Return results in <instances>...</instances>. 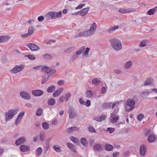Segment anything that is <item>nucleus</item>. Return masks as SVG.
<instances>
[{"instance_id": "nucleus-1", "label": "nucleus", "mask_w": 157, "mask_h": 157, "mask_svg": "<svg viewBox=\"0 0 157 157\" xmlns=\"http://www.w3.org/2000/svg\"><path fill=\"white\" fill-rule=\"evenodd\" d=\"M97 26L96 23L94 22L89 30L80 32L75 36L76 38L79 37L88 36L93 35L95 33Z\"/></svg>"}, {"instance_id": "nucleus-2", "label": "nucleus", "mask_w": 157, "mask_h": 157, "mask_svg": "<svg viewBox=\"0 0 157 157\" xmlns=\"http://www.w3.org/2000/svg\"><path fill=\"white\" fill-rule=\"evenodd\" d=\"M19 110V108H16L13 109H9L7 112H5V121H7L12 120L14 116L17 113Z\"/></svg>"}, {"instance_id": "nucleus-3", "label": "nucleus", "mask_w": 157, "mask_h": 157, "mask_svg": "<svg viewBox=\"0 0 157 157\" xmlns=\"http://www.w3.org/2000/svg\"><path fill=\"white\" fill-rule=\"evenodd\" d=\"M111 46L114 50L118 51L122 48L121 43L120 41L116 38L112 39L110 40Z\"/></svg>"}, {"instance_id": "nucleus-4", "label": "nucleus", "mask_w": 157, "mask_h": 157, "mask_svg": "<svg viewBox=\"0 0 157 157\" xmlns=\"http://www.w3.org/2000/svg\"><path fill=\"white\" fill-rule=\"evenodd\" d=\"M62 15L61 11L57 13L56 12H49L45 15V18L46 21H48L50 19H55L57 17H61Z\"/></svg>"}, {"instance_id": "nucleus-5", "label": "nucleus", "mask_w": 157, "mask_h": 157, "mask_svg": "<svg viewBox=\"0 0 157 157\" xmlns=\"http://www.w3.org/2000/svg\"><path fill=\"white\" fill-rule=\"evenodd\" d=\"M85 47H83L82 48L78 49L75 53L71 58V59L73 61L75 59L78 57L82 52L85 50Z\"/></svg>"}, {"instance_id": "nucleus-6", "label": "nucleus", "mask_w": 157, "mask_h": 157, "mask_svg": "<svg viewBox=\"0 0 157 157\" xmlns=\"http://www.w3.org/2000/svg\"><path fill=\"white\" fill-rule=\"evenodd\" d=\"M24 68V66L22 65H21L20 66L17 65L10 70V72L15 74L21 71Z\"/></svg>"}, {"instance_id": "nucleus-7", "label": "nucleus", "mask_w": 157, "mask_h": 157, "mask_svg": "<svg viewBox=\"0 0 157 157\" xmlns=\"http://www.w3.org/2000/svg\"><path fill=\"white\" fill-rule=\"evenodd\" d=\"M20 95L22 98L26 100H29L31 98L30 94L25 91L21 92Z\"/></svg>"}, {"instance_id": "nucleus-8", "label": "nucleus", "mask_w": 157, "mask_h": 157, "mask_svg": "<svg viewBox=\"0 0 157 157\" xmlns=\"http://www.w3.org/2000/svg\"><path fill=\"white\" fill-rule=\"evenodd\" d=\"M25 137L23 136L19 138L15 141V144L16 145L19 146L21 144H24L26 142Z\"/></svg>"}, {"instance_id": "nucleus-9", "label": "nucleus", "mask_w": 157, "mask_h": 157, "mask_svg": "<svg viewBox=\"0 0 157 157\" xmlns=\"http://www.w3.org/2000/svg\"><path fill=\"white\" fill-rule=\"evenodd\" d=\"M26 46L28 47L31 50L33 51L38 50L39 47L36 44L32 43H28L26 44Z\"/></svg>"}, {"instance_id": "nucleus-10", "label": "nucleus", "mask_w": 157, "mask_h": 157, "mask_svg": "<svg viewBox=\"0 0 157 157\" xmlns=\"http://www.w3.org/2000/svg\"><path fill=\"white\" fill-rule=\"evenodd\" d=\"M69 117L71 119L74 118L76 116V113L74 112V109L72 107H70L68 110Z\"/></svg>"}, {"instance_id": "nucleus-11", "label": "nucleus", "mask_w": 157, "mask_h": 157, "mask_svg": "<svg viewBox=\"0 0 157 157\" xmlns=\"http://www.w3.org/2000/svg\"><path fill=\"white\" fill-rule=\"evenodd\" d=\"M25 114L24 112H21L18 115L17 118L16 119L15 124L17 126L19 125L22 119V117Z\"/></svg>"}, {"instance_id": "nucleus-12", "label": "nucleus", "mask_w": 157, "mask_h": 157, "mask_svg": "<svg viewBox=\"0 0 157 157\" xmlns=\"http://www.w3.org/2000/svg\"><path fill=\"white\" fill-rule=\"evenodd\" d=\"M140 153L142 156H144L147 150V148L146 146L144 144L141 145L140 147Z\"/></svg>"}, {"instance_id": "nucleus-13", "label": "nucleus", "mask_w": 157, "mask_h": 157, "mask_svg": "<svg viewBox=\"0 0 157 157\" xmlns=\"http://www.w3.org/2000/svg\"><path fill=\"white\" fill-rule=\"evenodd\" d=\"M32 93L33 95L36 96H39L42 95L43 94V91L40 90H33Z\"/></svg>"}, {"instance_id": "nucleus-14", "label": "nucleus", "mask_w": 157, "mask_h": 157, "mask_svg": "<svg viewBox=\"0 0 157 157\" xmlns=\"http://www.w3.org/2000/svg\"><path fill=\"white\" fill-rule=\"evenodd\" d=\"M93 149L94 151L101 152L103 151V149L100 144H97L95 145L93 147Z\"/></svg>"}, {"instance_id": "nucleus-15", "label": "nucleus", "mask_w": 157, "mask_h": 157, "mask_svg": "<svg viewBox=\"0 0 157 157\" xmlns=\"http://www.w3.org/2000/svg\"><path fill=\"white\" fill-rule=\"evenodd\" d=\"M10 38L9 36H0V43H3L8 41Z\"/></svg>"}, {"instance_id": "nucleus-16", "label": "nucleus", "mask_w": 157, "mask_h": 157, "mask_svg": "<svg viewBox=\"0 0 157 157\" xmlns=\"http://www.w3.org/2000/svg\"><path fill=\"white\" fill-rule=\"evenodd\" d=\"M63 88H59L57 89L53 94V96L54 97H56L59 95L61 93L63 92Z\"/></svg>"}, {"instance_id": "nucleus-17", "label": "nucleus", "mask_w": 157, "mask_h": 157, "mask_svg": "<svg viewBox=\"0 0 157 157\" xmlns=\"http://www.w3.org/2000/svg\"><path fill=\"white\" fill-rule=\"evenodd\" d=\"M89 9V7H87L82 9L79 12L80 15L81 16H85L87 14Z\"/></svg>"}, {"instance_id": "nucleus-18", "label": "nucleus", "mask_w": 157, "mask_h": 157, "mask_svg": "<svg viewBox=\"0 0 157 157\" xmlns=\"http://www.w3.org/2000/svg\"><path fill=\"white\" fill-rule=\"evenodd\" d=\"M20 148L21 151L23 152L29 151L30 150V147L29 146L26 147L25 145L21 146Z\"/></svg>"}, {"instance_id": "nucleus-19", "label": "nucleus", "mask_w": 157, "mask_h": 157, "mask_svg": "<svg viewBox=\"0 0 157 157\" xmlns=\"http://www.w3.org/2000/svg\"><path fill=\"white\" fill-rule=\"evenodd\" d=\"M132 8H127L126 9L121 8L119 10V11L122 13H126L130 12L132 11Z\"/></svg>"}, {"instance_id": "nucleus-20", "label": "nucleus", "mask_w": 157, "mask_h": 157, "mask_svg": "<svg viewBox=\"0 0 157 157\" xmlns=\"http://www.w3.org/2000/svg\"><path fill=\"white\" fill-rule=\"evenodd\" d=\"M127 104L130 107L133 106L135 104L134 100L132 99H129L127 100L126 101Z\"/></svg>"}, {"instance_id": "nucleus-21", "label": "nucleus", "mask_w": 157, "mask_h": 157, "mask_svg": "<svg viewBox=\"0 0 157 157\" xmlns=\"http://www.w3.org/2000/svg\"><path fill=\"white\" fill-rule=\"evenodd\" d=\"M155 10H157V6L148 10L147 13V14L150 15H152L155 13Z\"/></svg>"}, {"instance_id": "nucleus-22", "label": "nucleus", "mask_w": 157, "mask_h": 157, "mask_svg": "<svg viewBox=\"0 0 157 157\" xmlns=\"http://www.w3.org/2000/svg\"><path fill=\"white\" fill-rule=\"evenodd\" d=\"M113 114L112 113H111V117L112 119L110 121L112 123H114L116 122L119 120V117L117 116L116 117H113Z\"/></svg>"}, {"instance_id": "nucleus-23", "label": "nucleus", "mask_w": 157, "mask_h": 157, "mask_svg": "<svg viewBox=\"0 0 157 157\" xmlns=\"http://www.w3.org/2000/svg\"><path fill=\"white\" fill-rule=\"evenodd\" d=\"M45 133L44 132H41L39 134V137L40 140L42 141H44L45 139Z\"/></svg>"}, {"instance_id": "nucleus-24", "label": "nucleus", "mask_w": 157, "mask_h": 157, "mask_svg": "<svg viewBox=\"0 0 157 157\" xmlns=\"http://www.w3.org/2000/svg\"><path fill=\"white\" fill-rule=\"evenodd\" d=\"M56 87L55 86L52 85L48 87L47 89V91L48 93H51L53 92L56 89Z\"/></svg>"}, {"instance_id": "nucleus-25", "label": "nucleus", "mask_w": 157, "mask_h": 157, "mask_svg": "<svg viewBox=\"0 0 157 157\" xmlns=\"http://www.w3.org/2000/svg\"><path fill=\"white\" fill-rule=\"evenodd\" d=\"M148 140L150 142H154L155 140V137L154 135L151 134L148 137Z\"/></svg>"}, {"instance_id": "nucleus-26", "label": "nucleus", "mask_w": 157, "mask_h": 157, "mask_svg": "<svg viewBox=\"0 0 157 157\" xmlns=\"http://www.w3.org/2000/svg\"><path fill=\"white\" fill-rule=\"evenodd\" d=\"M67 146L72 151L74 152L75 151V149L74 145L73 144L69 143H67Z\"/></svg>"}, {"instance_id": "nucleus-27", "label": "nucleus", "mask_w": 157, "mask_h": 157, "mask_svg": "<svg viewBox=\"0 0 157 157\" xmlns=\"http://www.w3.org/2000/svg\"><path fill=\"white\" fill-rule=\"evenodd\" d=\"M77 128L76 127H71L68 128L67 131L68 133H70L73 131H77Z\"/></svg>"}, {"instance_id": "nucleus-28", "label": "nucleus", "mask_w": 157, "mask_h": 157, "mask_svg": "<svg viewBox=\"0 0 157 157\" xmlns=\"http://www.w3.org/2000/svg\"><path fill=\"white\" fill-rule=\"evenodd\" d=\"M112 105V102H105L103 105V108L104 109H107L110 108Z\"/></svg>"}, {"instance_id": "nucleus-29", "label": "nucleus", "mask_w": 157, "mask_h": 157, "mask_svg": "<svg viewBox=\"0 0 157 157\" xmlns=\"http://www.w3.org/2000/svg\"><path fill=\"white\" fill-rule=\"evenodd\" d=\"M56 72V71L55 69H51L47 71V74L48 76L49 77V76H52L53 74H55Z\"/></svg>"}, {"instance_id": "nucleus-30", "label": "nucleus", "mask_w": 157, "mask_h": 157, "mask_svg": "<svg viewBox=\"0 0 157 157\" xmlns=\"http://www.w3.org/2000/svg\"><path fill=\"white\" fill-rule=\"evenodd\" d=\"M153 79L151 78H147L144 83V86L151 84L152 83Z\"/></svg>"}, {"instance_id": "nucleus-31", "label": "nucleus", "mask_w": 157, "mask_h": 157, "mask_svg": "<svg viewBox=\"0 0 157 157\" xmlns=\"http://www.w3.org/2000/svg\"><path fill=\"white\" fill-rule=\"evenodd\" d=\"M105 148L107 151H111L113 150V146L111 145L106 144L105 145Z\"/></svg>"}, {"instance_id": "nucleus-32", "label": "nucleus", "mask_w": 157, "mask_h": 157, "mask_svg": "<svg viewBox=\"0 0 157 157\" xmlns=\"http://www.w3.org/2000/svg\"><path fill=\"white\" fill-rule=\"evenodd\" d=\"M132 65V62L128 61L125 64L124 67L125 69H128L129 68L131 67Z\"/></svg>"}, {"instance_id": "nucleus-33", "label": "nucleus", "mask_w": 157, "mask_h": 157, "mask_svg": "<svg viewBox=\"0 0 157 157\" xmlns=\"http://www.w3.org/2000/svg\"><path fill=\"white\" fill-rule=\"evenodd\" d=\"M118 26H115L108 29L107 31L108 32L110 33L114 32L116 29H118Z\"/></svg>"}, {"instance_id": "nucleus-34", "label": "nucleus", "mask_w": 157, "mask_h": 157, "mask_svg": "<svg viewBox=\"0 0 157 157\" xmlns=\"http://www.w3.org/2000/svg\"><path fill=\"white\" fill-rule=\"evenodd\" d=\"M42 151V148L41 147H38L36 151V155L38 156H40L41 155Z\"/></svg>"}, {"instance_id": "nucleus-35", "label": "nucleus", "mask_w": 157, "mask_h": 157, "mask_svg": "<svg viewBox=\"0 0 157 157\" xmlns=\"http://www.w3.org/2000/svg\"><path fill=\"white\" fill-rule=\"evenodd\" d=\"M49 79L48 76L46 77V74L44 75L43 76V79L41 82L42 84L45 83Z\"/></svg>"}, {"instance_id": "nucleus-36", "label": "nucleus", "mask_w": 157, "mask_h": 157, "mask_svg": "<svg viewBox=\"0 0 157 157\" xmlns=\"http://www.w3.org/2000/svg\"><path fill=\"white\" fill-rule=\"evenodd\" d=\"M55 103V100L53 98L49 99L48 101V104L49 105L52 106Z\"/></svg>"}, {"instance_id": "nucleus-37", "label": "nucleus", "mask_w": 157, "mask_h": 157, "mask_svg": "<svg viewBox=\"0 0 157 157\" xmlns=\"http://www.w3.org/2000/svg\"><path fill=\"white\" fill-rule=\"evenodd\" d=\"M70 140L75 144H76L79 142V140L77 138L73 136L71 137Z\"/></svg>"}, {"instance_id": "nucleus-38", "label": "nucleus", "mask_w": 157, "mask_h": 157, "mask_svg": "<svg viewBox=\"0 0 157 157\" xmlns=\"http://www.w3.org/2000/svg\"><path fill=\"white\" fill-rule=\"evenodd\" d=\"M42 126L43 128L45 130H48L49 128V125L47 122L43 123Z\"/></svg>"}, {"instance_id": "nucleus-39", "label": "nucleus", "mask_w": 157, "mask_h": 157, "mask_svg": "<svg viewBox=\"0 0 157 157\" xmlns=\"http://www.w3.org/2000/svg\"><path fill=\"white\" fill-rule=\"evenodd\" d=\"M86 97L88 98H91L93 97V94L91 90H88L86 93Z\"/></svg>"}, {"instance_id": "nucleus-40", "label": "nucleus", "mask_w": 157, "mask_h": 157, "mask_svg": "<svg viewBox=\"0 0 157 157\" xmlns=\"http://www.w3.org/2000/svg\"><path fill=\"white\" fill-rule=\"evenodd\" d=\"M92 83L95 86H98L99 84V80L97 78H95L92 81Z\"/></svg>"}, {"instance_id": "nucleus-41", "label": "nucleus", "mask_w": 157, "mask_h": 157, "mask_svg": "<svg viewBox=\"0 0 157 157\" xmlns=\"http://www.w3.org/2000/svg\"><path fill=\"white\" fill-rule=\"evenodd\" d=\"M53 148L55 151L57 152H60L61 151V149L58 145L54 146Z\"/></svg>"}, {"instance_id": "nucleus-42", "label": "nucleus", "mask_w": 157, "mask_h": 157, "mask_svg": "<svg viewBox=\"0 0 157 157\" xmlns=\"http://www.w3.org/2000/svg\"><path fill=\"white\" fill-rule=\"evenodd\" d=\"M81 143L84 146H86L87 144V141L85 138H82L81 140Z\"/></svg>"}, {"instance_id": "nucleus-43", "label": "nucleus", "mask_w": 157, "mask_h": 157, "mask_svg": "<svg viewBox=\"0 0 157 157\" xmlns=\"http://www.w3.org/2000/svg\"><path fill=\"white\" fill-rule=\"evenodd\" d=\"M150 93L148 91L143 92L141 94V96L143 98H145L147 96H148Z\"/></svg>"}, {"instance_id": "nucleus-44", "label": "nucleus", "mask_w": 157, "mask_h": 157, "mask_svg": "<svg viewBox=\"0 0 157 157\" xmlns=\"http://www.w3.org/2000/svg\"><path fill=\"white\" fill-rule=\"evenodd\" d=\"M73 47H70L65 50L64 52L66 54L70 53L73 51Z\"/></svg>"}, {"instance_id": "nucleus-45", "label": "nucleus", "mask_w": 157, "mask_h": 157, "mask_svg": "<svg viewBox=\"0 0 157 157\" xmlns=\"http://www.w3.org/2000/svg\"><path fill=\"white\" fill-rule=\"evenodd\" d=\"M43 112V110L41 108L39 109L36 111V114L37 116H40Z\"/></svg>"}, {"instance_id": "nucleus-46", "label": "nucleus", "mask_w": 157, "mask_h": 157, "mask_svg": "<svg viewBox=\"0 0 157 157\" xmlns=\"http://www.w3.org/2000/svg\"><path fill=\"white\" fill-rule=\"evenodd\" d=\"M121 101H120L117 102L116 103H113L112 104V109L114 108L115 107H118Z\"/></svg>"}, {"instance_id": "nucleus-47", "label": "nucleus", "mask_w": 157, "mask_h": 157, "mask_svg": "<svg viewBox=\"0 0 157 157\" xmlns=\"http://www.w3.org/2000/svg\"><path fill=\"white\" fill-rule=\"evenodd\" d=\"M25 57H27L30 60H33L35 59V58L34 56L33 55H25Z\"/></svg>"}, {"instance_id": "nucleus-48", "label": "nucleus", "mask_w": 157, "mask_h": 157, "mask_svg": "<svg viewBox=\"0 0 157 157\" xmlns=\"http://www.w3.org/2000/svg\"><path fill=\"white\" fill-rule=\"evenodd\" d=\"M71 94L69 93H68L65 95L66 97V102L68 101L69 98L71 97Z\"/></svg>"}, {"instance_id": "nucleus-49", "label": "nucleus", "mask_w": 157, "mask_h": 157, "mask_svg": "<svg viewBox=\"0 0 157 157\" xmlns=\"http://www.w3.org/2000/svg\"><path fill=\"white\" fill-rule=\"evenodd\" d=\"M114 72L117 74H120L121 72V71L120 69L117 68L114 70Z\"/></svg>"}, {"instance_id": "nucleus-50", "label": "nucleus", "mask_w": 157, "mask_h": 157, "mask_svg": "<svg viewBox=\"0 0 157 157\" xmlns=\"http://www.w3.org/2000/svg\"><path fill=\"white\" fill-rule=\"evenodd\" d=\"M65 98V97L63 95H62L59 97V100L60 102L63 103L64 101Z\"/></svg>"}, {"instance_id": "nucleus-51", "label": "nucleus", "mask_w": 157, "mask_h": 157, "mask_svg": "<svg viewBox=\"0 0 157 157\" xmlns=\"http://www.w3.org/2000/svg\"><path fill=\"white\" fill-rule=\"evenodd\" d=\"M33 30L34 29L32 27H30L29 29V31L28 33L29 35H30L33 33Z\"/></svg>"}, {"instance_id": "nucleus-52", "label": "nucleus", "mask_w": 157, "mask_h": 157, "mask_svg": "<svg viewBox=\"0 0 157 157\" xmlns=\"http://www.w3.org/2000/svg\"><path fill=\"white\" fill-rule=\"evenodd\" d=\"M88 130L90 132L95 133L96 132L95 130L92 127H90L88 128Z\"/></svg>"}, {"instance_id": "nucleus-53", "label": "nucleus", "mask_w": 157, "mask_h": 157, "mask_svg": "<svg viewBox=\"0 0 157 157\" xmlns=\"http://www.w3.org/2000/svg\"><path fill=\"white\" fill-rule=\"evenodd\" d=\"M144 115L142 114H140L138 116L137 118L139 121H141L144 118Z\"/></svg>"}, {"instance_id": "nucleus-54", "label": "nucleus", "mask_w": 157, "mask_h": 157, "mask_svg": "<svg viewBox=\"0 0 157 157\" xmlns=\"http://www.w3.org/2000/svg\"><path fill=\"white\" fill-rule=\"evenodd\" d=\"M90 49V48H86V50L84 52V56H87L88 55Z\"/></svg>"}, {"instance_id": "nucleus-55", "label": "nucleus", "mask_w": 157, "mask_h": 157, "mask_svg": "<svg viewBox=\"0 0 157 157\" xmlns=\"http://www.w3.org/2000/svg\"><path fill=\"white\" fill-rule=\"evenodd\" d=\"M146 44L145 41H143L140 43V47H143L146 46Z\"/></svg>"}, {"instance_id": "nucleus-56", "label": "nucleus", "mask_w": 157, "mask_h": 157, "mask_svg": "<svg viewBox=\"0 0 157 157\" xmlns=\"http://www.w3.org/2000/svg\"><path fill=\"white\" fill-rule=\"evenodd\" d=\"M49 68L47 66H44V67L42 68V71L47 72L49 70Z\"/></svg>"}, {"instance_id": "nucleus-57", "label": "nucleus", "mask_w": 157, "mask_h": 157, "mask_svg": "<svg viewBox=\"0 0 157 157\" xmlns=\"http://www.w3.org/2000/svg\"><path fill=\"white\" fill-rule=\"evenodd\" d=\"M65 83L64 81L63 80H60L58 82V84L59 86L63 85Z\"/></svg>"}, {"instance_id": "nucleus-58", "label": "nucleus", "mask_w": 157, "mask_h": 157, "mask_svg": "<svg viewBox=\"0 0 157 157\" xmlns=\"http://www.w3.org/2000/svg\"><path fill=\"white\" fill-rule=\"evenodd\" d=\"M85 4H80L77 7L75 8V9L76 10L80 9L82 8L83 6H84Z\"/></svg>"}, {"instance_id": "nucleus-59", "label": "nucleus", "mask_w": 157, "mask_h": 157, "mask_svg": "<svg viewBox=\"0 0 157 157\" xmlns=\"http://www.w3.org/2000/svg\"><path fill=\"white\" fill-rule=\"evenodd\" d=\"M25 105L26 107L29 108H31L33 107L32 104L29 103H25Z\"/></svg>"}, {"instance_id": "nucleus-60", "label": "nucleus", "mask_w": 157, "mask_h": 157, "mask_svg": "<svg viewBox=\"0 0 157 157\" xmlns=\"http://www.w3.org/2000/svg\"><path fill=\"white\" fill-rule=\"evenodd\" d=\"M44 18L45 16L44 17L43 16H40L38 17V20L40 22L43 21L44 20Z\"/></svg>"}, {"instance_id": "nucleus-61", "label": "nucleus", "mask_w": 157, "mask_h": 157, "mask_svg": "<svg viewBox=\"0 0 157 157\" xmlns=\"http://www.w3.org/2000/svg\"><path fill=\"white\" fill-rule=\"evenodd\" d=\"M85 105L87 107L89 106L90 105V101L89 100H87L86 102H85Z\"/></svg>"}, {"instance_id": "nucleus-62", "label": "nucleus", "mask_w": 157, "mask_h": 157, "mask_svg": "<svg viewBox=\"0 0 157 157\" xmlns=\"http://www.w3.org/2000/svg\"><path fill=\"white\" fill-rule=\"evenodd\" d=\"M42 66L41 65H39L36 67H34L33 68V69L36 70H38L40 69Z\"/></svg>"}, {"instance_id": "nucleus-63", "label": "nucleus", "mask_w": 157, "mask_h": 157, "mask_svg": "<svg viewBox=\"0 0 157 157\" xmlns=\"http://www.w3.org/2000/svg\"><path fill=\"white\" fill-rule=\"evenodd\" d=\"M114 128H108L107 130L109 131L110 133H112L114 131Z\"/></svg>"}, {"instance_id": "nucleus-64", "label": "nucleus", "mask_w": 157, "mask_h": 157, "mask_svg": "<svg viewBox=\"0 0 157 157\" xmlns=\"http://www.w3.org/2000/svg\"><path fill=\"white\" fill-rule=\"evenodd\" d=\"M101 121L104 120L105 118V115H102L99 117Z\"/></svg>"}]
</instances>
